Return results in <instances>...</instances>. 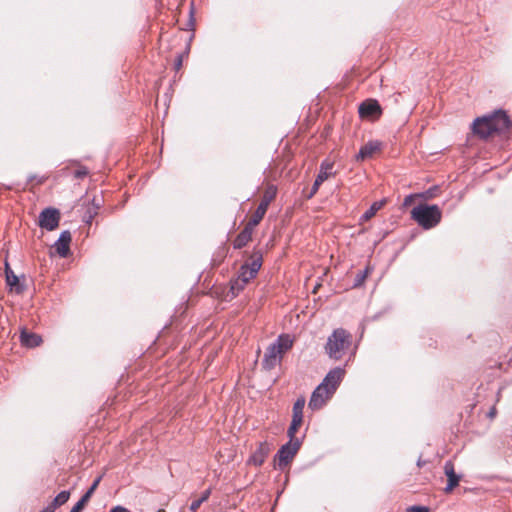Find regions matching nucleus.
I'll use <instances>...</instances> for the list:
<instances>
[{
	"instance_id": "19",
	"label": "nucleus",
	"mask_w": 512,
	"mask_h": 512,
	"mask_svg": "<svg viewBox=\"0 0 512 512\" xmlns=\"http://www.w3.org/2000/svg\"><path fill=\"white\" fill-rule=\"evenodd\" d=\"M20 342L25 347L33 348L40 345L42 339L39 335L23 329L20 334Z\"/></svg>"
},
{
	"instance_id": "12",
	"label": "nucleus",
	"mask_w": 512,
	"mask_h": 512,
	"mask_svg": "<svg viewBox=\"0 0 512 512\" xmlns=\"http://www.w3.org/2000/svg\"><path fill=\"white\" fill-rule=\"evenodd\" d=\"M271 451V447L267 442L259 443L257 449L251 454L248 459V464L254 466H261Z\"/></svg>"
},
{
	"instance_id": "32",
	"label": "nucleus",
	"mask_w": 512,
	"mask_h": 512,
	"mask_svg": "<svg viewBox=\"0 0 512 512\" xmlns=\"http://www.w3.org/2000/svg\"><path fill=\"white\" fill-rule=\"evenodd\" d=\"M110 512H130L127 508L123 507V506H115L113 507Z\"/></svg>"
},
{
	"instance_id": "4",
	"label": "nucleus",
	"mask_w": 512,
	"mask_h": 512,
	"mask_svg": "<svg viewBox=\"0 0 512 512\" xmlns=\"http://www.w3.org/2000/svg\"><path fill=\"white\" fill-rule=\"evenodd\" d=\"M289 438V442L284 444L275 456L280 468L287 466L293 460L301 446L300 439L295 435L289 436Z\"/></svg>"
},
{
	"instance_id": "20",
	"label": "nucleus",
	"mask_w": 512,
	"mask_h": 512,
	"mask_svg": "<svg viewBox=\"0 0 512 512\" xmlns=\"http://www.w3.org/2000/svg\"><path fill=\"white\" fill-rule=\"evenodd\" d=\"M380 149V143L377 141H370L361 147L359 153L356 156L358 161H363L366 158L371 157L375 152Z\"/></svg>"
},
{
	"instance_id": "36",
	"label": "nucleus",
	"mask_w": 512,
	"mask_h": 512,
	"mask_svg": "<svg viewBox=\"0 0 512 512\" xmlns=\"http://www.w3.org/2000/svg\"><path fill=\"white\" fill-rule=\"evenodd\" d=\"M495 415H496V408H495V407H492V408L490 409V411L488 412V417H490V418H494V417H495Z\"/></svg>"
},
{
	"instance_id": "16",
	"label": "nucleus",
	"mask_w": 512,
	"mask_h": 512,
	"mask_svg": "<svg viewBox=\"0 0 512 512\" xmlns=\"http://www.w3.org/2000/svg\"><path fill=\"white\" fill-rule=\"evenodd\" d=\"M472 130H473L474 134L478 135L481 138H487V137L491 136L492 134H494L490 128L488 121L486 120V118L484 116L476 118L474 120V122L472 124Z\"/></svg>"
},
{
	"instance_id": "28",
	"label": "nucleus",
	"mask_w": 512,
	"mask_h": 512,
	"mask_svg": "<svg viewBox=\"0 0 512 512\" xmlns=\"http://www.w3.org/2000/svg\"><path fill=\"white\" fill-rule=\"evenodd\" d=\"M406 512H430V509L426 506H411L407 508Z\"/></svg>"
},
{
	"instance_id": "11",
	"label": "nucleus",
	"mask_w": 512,
	"mask_h": 512,
	"mask_svg": "<svg viewBox=\"0 0 512 512\" xmlns=\"http://www.w3.org/2000/svg\"><path fill=\"white\" fill-rule=\"evenodd\" d=\"M333 166L334 165L332 162H329V161L322 162V164L320 166L319 173L313 183L311 192L309 194V198H311L313 195H315L316 192L318 191L320 185L333 174V172H332Z\"/></svg>"
},
{
	"instance_id": "35",
	"label": "nucleus",
	"mask_w": 512,
	"mask_h": 512,
	"mask_svg": "<svg viewBox=\"0 0 512 512\" xmlns=\"http://www.w3.org/2000/svg\"><path fill=\"white\" fill-rule=\"evenodd\" d=\"M56 509H54L52 507L51 504H49L47 507H45L43 510H41L40 512H54Z\"/></svg>"
},
{
	"instance_id": "15",
	"label": "nucleus",
	"mask_w": 512,
	"mask_h": 512,
	"mask_svg": "<svg viewBox=\"0 0 512 512\" xmlns=\"http://www.w3.org/2000/svg\"><path fill=\"white\" fill-rule=\"evenodd\" d=\"M257 225H251V221H248L244 229L237 235L233 242V246L236 249H241L248 244L252 238V233Z\"/></svg>"
},
{
	"instance_id": "3",
	"label": "nucleus",
	"mask_w": 512,
	"mask_h": 512,
	"mask_svg": "<svg viewBox=\"0 0 512 512\" xmlns=\"http://www.w3.org/2000/svg\"><path fill=\"white\" fill-rule=\"evenodd\" d=\"M350 343L351 335L342 328L336 329L328 337L325 345L326 353L330 358L339 360L342 358L345 349L349 347Z\"/></svg>"
},
{
	"instance_id": "34",
	"label": "nucleus",
	"mask_w": 512,
	"mask_h": 512,
	"mask_svg": "<svg viewBox=\"0 0 512 512\" xmlns=\"http://www.w3.org/2000/svg\"><path fill=\"white\" fill-rule=\"evenodd\" d=\"M414 197H415V195H412V194H411V195L406 196V197H405V199H404V203H403V204H404V206H408V205H410V204L412 203V201H413Z\"/></svg>"
},
{
	"instance_id": "37",
	"label": "nucleus",
	"mask_w": 512,
	"mask_h": 512,
	"mask_svg": "<svg viewBox=\"0 0 512 512\" xmlns=\"http://www.w3.org/2000/svg\"><path fill=\"white\" fill-rule=\"evenodd\" d=\"M182 65V60L181 58H178L177 62H176V68L179 69Z\"/></svg>"
},
{
	"instance_id": "31",
	"label": "nucleus",
	"mask_w": 512,
	"mask_h": 512,
	"mask_svg": "<svg viewBox=\"0 0 512 512\" xmlns=\"http://www.w3.org/2000/svg\"><path fill=\"white\" fill-rule=\"evenodd\" d=\"M210 495H211V489L209 488V489L205 490V491L202 493V495H201L200 499H201V500H202V502L204 503V502H206V501L209 499Z\"/></svg>"
},
{
	"instance_id": "24",
	"label": "nucleus",
	"mask_w": 512,
	"mask_h": 512,
	"mask_svg": "<svg viewBox=\"0 0 512 512\" xmlns=\"http://www.w3.org/2000/svg\"><path fill=\"white\" fill-rule=\"evenodd\" d=\"M248 283H242L239 277H236L230 282V292L233 297L237 296L247 285Z\"/></svg>"
},
{
	"instance_id": "22",
	"label": "nucleus",
	"mask_w": 512,
	"mask_h": 512,
	"mask_svg": "<svg viewBox=\"0 0 512 512\" xmlns=\"http://www.w3.org/2000/svg\"><path fill=\"white\" fill-rule=\"evenodd\" d=\"M237 277L240 278V281L242 283H249V281L253 278L256 277V275H254L250 269L248 268V265L247 264H244L241 266L240 270H239V273L237 275Z\"/></svg>"
},
{
	"instance_id": "38",
	"label": "nucleus",
	"mask_w": 512,
	"mask_h": 512,
	"mask_svg": "<svg viewBox=\"0 0 512 512\" xmlns=\"http://www.w3.org/2000/svg\"><path fill=\"white\" fill-rule=\"evenodd\" d=\"M157 512H166L164 509H160Z\"/></svg>"
},
{
	"instance_id": "5",
	"label": "nucleus",
	"mask_w": 512,
	"mask_h": 512,
	"mask_svg": "<svg viewBox=\"0 0 512 512\" xmlns=\"http://www.w3.org/2000/svg\"><path fill=\"white\" fill-rule=\"evenodd\" d=\"M275 196H276V188L274 186H270L265 190L256 211L254 212L251 219L249 220V221H251V225H258L261 222V220L263 219V217L266 214V211H267L270 203L273 201Z\"/></svg>"
},
{
	"instance_id": "21",
	"label": "nucleus",
	"mask_w": 512,
	"mask_h": 512,
	"mask_svg": "<svg viewBox=\"0 0 512 512\" xmlns=\"http://www.w3.org/2000/svg\"><path fill=\"white\" fill-rule=\"evenodd\" d=\"M386 203V200H380L374 202L368 210L361 216L362 221L370 220Z\"/></svg>"
},
{
	"instance_id": "8",
	"label": "nucleus",
	"mask_w": 512,
	"mask_h": 512,
	"mask_svg": "<svg viewBox=\"0 0 512 512\" xmlns=\"http://www.w3.org/2000/svg\"><path fill=\"white\" fill-rule=\"evenodd\" d=\"M305 406V399L298 398L293 405V415L292 421L288 428V436H293L296 434L297 430L301 426L303 422V410Z\"/></svg>"
},
{
	"instance_id": "27",
	"label": "nucleus",
	"mask_w": 512,
	"mask_h": 512,
	"mask_svg": "<svg viewBox=\"0 0 512 512\" xmlns=\"http://www.w3.org/2000/svg\"><path fill=\"white\" fill-rule=\"evenodd\" d=\"M369 273V269L366 268L364 271L362 272H359L356 277H355V280H354V287H359L361 286L365 279L367 278V275Z\"/></svg>"
},
{
	"instance_id": "30",
	"label": "nucleus",
	"mask_w": 512,
	"mask_h": 512,
	"mask_svg": "<svg viewBox=\"0 0 512 512\" xmlns=\"http://www.w3.org/2000/svg\"><path fill=\"white\" fill-rule=\"evenodd\" d=\"M88 174V171L85 168H81L75 171L76 178H82Z\"/></svg>"
},
{
	"instance_id": "10",
	"label": "nucleus",
	"mask_w": 512,
	"mask_h": 512,
	"mask_svg": "<svg viewBox=\"0 0 512 512\" xmlns=\"http://www.w3.org/2000/svg\"><path fill=\"white\" fill-rule=\"evenodd\" d=\"M345 375V370L340 367H336L332 370H330L323 381L321 382L322 385H325V387L334 394L340 385L341 381L343 380Z\"/></svg>"
},
{
	"instance_id": "25",
	"label": "nucleus",
	"mask_w": 512,
	"mask_h": 512,
	"mask_svg": "<svg viewBox=\"0 0 512 512\" xmlns=\"http://www.w3.org/2000/svg\"><path fill=\"white\" fill-rule=\"evenodd\" d=\"M69 497V491H61L50 504L54 509H56L57 507L65 504L69 500Z\"/></svg>"
},
{
	"instance_id": "7",
	"label": "nucleus",
	"mask_w": 512,
	"mask_h": 512,
	"mask_svg": "<svg viewBox=\"0 0 512 512\" xmlns=\"http://www.w3.org/2000/svg\"><path fill=\"white\" fill-rule=\"evenodd\" d=\"M333 396V394L321 383L313 391L310 401L309 408L312 410L321 409L326 402Z\"/></svg>"
},
{
	"instance_id": "23",
	"label": "nucleus",
	"mask_w": 512,
	"mask_h": 512,
	"mask_svg": "<svg viewBox=\"0 0 512 512\" xmlns=\"http://www.w3.org/2000/svg\"><path fill=\"white\" fill-rule=\"evenodd\" d=\"M100 481H101V477H98L97 479H95L94 482L92 483V485L90 486V488L85 492V494L81 497V499L78 502L81 503L83 506H85V504L89 501V499L93 495V493L96 490L97 486L99 485Z\"/></svg>"
},
{
	"instance_id": "2",
	"label": "nucleus",
	"mask_w": 512,
	"mask_h": 512,
	"mask_svg": "<svg viewBox=\"0 0 512 512\" xmlns=\"http://www.w3.org/2000/svg\"><path fill=\"white\" fill-rule=\"evenodd\" d=\"M442 217V212L437 205L420 204L411 211V218L424 229L435 227Z\"/></svg>"
},
{
	"instance_id": "18",
	"label": "nucleus",
	"mask_w": 512,
	"mask_h": 512,
	"mask_svg": "<svg viewBox=\"0 0 512 512\" xmlns=\"http://www.w3.org/2000/svg\"><path fill=\"white\" fill-rule=\"evenodd\" d=\"M6 283L10 287V290L16 294H21L25 290V286L20 283L19 278L9 268L8 264H6Z\"/></svg>"
},
{
	"instance_id": "6",
	"label": "nucleus",
	"mask_w": 512,
	"mask_h": 512,
	"mask_svg": "<svg viewBox=\"0 0 512 512\" xmlns=\"http://www.w3.org/2000/svg\"><path fill=\"white\" fill-rule=\"evenodd\" d=\"M60 221V212L55 208H45L38 217V225L47 231L55 230Z\"/></svg>"
},
{
	"instance_id": "17",
	"label": "nucleus",
	"mask_w": 512,
	"mask_h": 512,
	"mask_svg": "<svg viewBox=\"0 0 512 512\" xmlns=\"http://www.w3.org/2000/svg\"><path fill=\"white\" fill-rule=\"evenodd\" d=\"M71 239V233L65 230L60 234L58 240L56 241L55 249L61 257H67Z\"/></svg>"
},
{
	"instance_id": "26",
	"label": "nucleus",
	"mask_w": 512,
	"mask_h": 512,
	"mask_svg": "<svg viewBox=\"0 0 512 512\" xmlns=\"http://www.w3.org/2000/svg\"><path fill=\"white\" fill-rule=\"evenodd\" d=\"M248 265V268L250 269V271L254 274V275H257L259 269L261 268V265H262V260H261V257H258V258H255L251 261L250 264H247Z\"/></svg>"
},
{
	"instance_id": "9",
	"label": "nucleus",
	"mask_w": 512,
	"mask_h": 512,
	"mask_svg": "<svg viewBox=\"0 0 512 512\" xmlns=\"http://www.w3.org/2000/svg\"><path fill=\"white\" fill-rule=\"evenodd\" d=\"M484 117L488 121L493 133L505 131L510 127V120L505 112L499 111Z\"/></svg>"
},
{
	"instance_id": "1",
	"label": "nucleus",
	"mask_w": 512,
	"mask_h": 512,
	"mask_svg": "<svg viewBox=\"0 0 512 512\" xmlns=\"http://www.w3.org/2000/svg\"><path fill=\"white\" fill-rule=\"evenodd\" d=\"M293 342V338L290 335H279L276 341L271 343L266 349L262 360L264 368L270 370L280 363L284 353L292 348Z\"/></svg>"
},
{
	"instance_id": "33",
	"label": "nucleus",
	"mask_w": 512,
	"mask_h": 512,
	"mask_svg": "<svg viewBox=\"0 0 512 512\" xmlns=\"http://www.w3.org/2000/svg\"><path fill=\"white\" fill-rule=\"evenodd\" d=\"M83 508L84 506L81 503L77 502L70 512H81Z\"/></svg>"
},
{
	"instance_id": "29",
	"label": "nucleus",
	"mask_w": 512,
	"mask_h": 512,
	"mask_svg": "<svg viewBox=\"0 0 512 512\" xmlns=\"http://www.w3.org/2000/svg\"><path fill=\"white\" fill-rule=\"evenodd\" d=\"M202 503L203 502H202V500L200 498L194 500L191 503V505H190V511L191 512H196L199 509V507L201 506Z\"/></svg>"
},
{
	"instance_id": "14",
	"label": "nucleus",
	"mask_w": 512,
	"mask_h": 512,
	"mask_svg": "<svg viewBox=\"0 0 512 512\" xmlns=\"http://www.w3.org/2000/svg\"><path fill=\"white\" fill-rule=\"evenodd\" d=\"M444 473L447 476L448 483L445 487V493H450L455 487L459 485L461 476L456 474L454 464L452 461H446L444 464Z\"/></svg>"
},
{
	"instance_id": "13",
	"label": "nucleus",
	"mask_w": 512,
	"mask_h": 512,
	"mask_svg": "<svg viewBox=\"0 0 512 512\" xmlns=\"http://www.w3.org/2000/svg\"><path fill=\"white\" fill-rule=\"evenodd\" d=\"M359 115L362 118L378 117L381 115V107L376 100L369 99L362 102L359 106Z\"/></svg>"
}]
</instances>
